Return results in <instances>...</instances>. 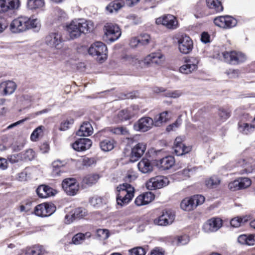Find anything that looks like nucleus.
Listing matches in <instances>:
<instances>
[{
    "label": "nucleus",
    "instance_id": "51",
    "mask_svg": "<svg viewBox=\"0 0 255 255\" xmlns=\"http://www.w3.org/2000/svg\"><path fill=\"white\" fill-rule=\"evenodd\" d=\"M181 123L182 119L181 118V117L179 116L178 117V118L176 119V121L174 123L168 125L166 127V130L167 131H170L171 130H173L174 128H178L181 125Z\"/></svg>",
    "mask_w": 255,
    "mask_h": 255
},
{
    "label": "nucleus",
    "instance_id": "36",
    "mask_svg": "<svg viewBox=\"0 0 255 255\" xmlns=\"http://www.w3.org/2000/svg\"><path fill=\"white\" fill-rule=\"evenodd\" d=\"M181 208L186 211H190L195 208V204L193 200L192 197L186 198L183 199L181 204Z\"/></svg>",
    "mask_w": 255,
    "mask_h": 255
},
{
    "label": "nucleus",
    "instance_id": "6",
    "mask_svg": "<svg viewBox=\"0 0 255 255\" xmlns=\"http://www.w3.org/2000/svg\"><path fill=\"white\" fill-rule=\"evenodd\" d=\"M199 59L197 57L188 56L185 58L184 64L179 68V71L184 74H189L198 69Z\"/></svg>",
    "mask_w": 255,
    "mask_h": 255
},
{
    "label": "nucleus",
    "instance_id": "63",
    "mask_svg": "<svg viewBox=\"0 0 255 255\" xmlns=\"http://www.w3.org/2000/svg\"><path fill=\"white\" fill-rule=\"evenodd\" d=\"M139 40L137 37H133L131 38L130 40L129 45L131 47L134 48L137 46L138 45H140L139 43Z\"/></svg>",
    "mask_w": 255,
    "mask_h": 255
},
{
    "label": "nucleus",
    "instance_id": "21",
    "mask_svg": "<svg viewBox=\"0 0 255 255\" xmlns=\"http://www.w3.org/2000/svg\"><path fill=\"white\" fill-rule=\"evenodd\" d=\"M92 145V141L87 138L77 139L71 145L72 148L77 151H84L89 149Z\"/></svg>",
    "mask_w": 255,
    "mask_h": 255
},
{
    "label": "nucleus",
    "instance_id": "9",
    "mask_svg": "<svg viewBox=\"0 0 255 255\" xmlns=\"http://www.w3.org/2000/svg\"><path fill=\"white\" fill-rule=\"evenodd\" d=\"M158 25H162L169 29H175L178 26V22L175 16L172 14H164L155 19Z\"/></svg>",
    "mask_w": 255,
    "mask_h": 255
},
{
    "label": "nucleus",
    "instance_id": "47",
    "mask_svg": "<svg viewBox=\"0 0 255 255\" xmlns=\"http://www.w3.org/2000/svg\"><path fill=\"white\" fill-rule=\"evenodd\" d=\"M238 180L240 190L249 187L252 184L251 180L248 178H240Z\"/></svg>",
    "mask_w": 255,
    "mask_h": 255
},
{
    "label": "nucleus",
    "instance_id": "7",
    "mask_svg": "<svg viewBox=\"0 0 255 255\" xmlns=\"http://www.w3.org/2000/svg\"><path fill=\"white\" fill-rule=\"evenodd\" d=\"M103 30L105 35L111 42L117 40L121 35V29L117 24L107 23L104 25Z\"/></svg>",
    "mask_w": 255,
    "mask_h": 255
},
{
    "label": "nucleus",
    "instance_id": "37",
    "mask_svg": "<svg viewBox=\"0 0 255 255\" xmlns=\"http://www.w3.org/2000/svg\"><path fill=\"white\" fill-rule=\"evenodd\" d=\"M163 151L162 149L156 150L154 148H149L145 153L146 158H156L158 156L163 153ZM168 158V156H159L158 159H165Z\"/></svg>",
    "mask_w": 255,
    "mask_h": 255
},
{
    "label": "nucleus",
    "instance_id": "54",
    "mask_svg": "<svg viewBox=\"0 0 255 255\" xmlns=\"http://www.w3.org/2000/svg\"><path fill=\"white\" fill-rule=\"evenodd\" d=\"M219 115L221 119L227 120L231 116V112L224 108H220L219 109Z\"/></svg>",
    "mask_w": 255,
    "mask_h": 255
},
{
    "label": "nucleus",
    "instance_id": "61",
    "mask_svg": "<svg viewBox=\"0 0 255 255\" xmlns=\"http://www.w3.org/2000/svg\"><path fill=\"white\" fill-rule=\"evenodd\" d=\"M191 170L185 169L181 172H178L179 175L182 176V179L184 180L190 177V172Z\"/></svg>",
    "mask_w": 255,
    "mask_h": 255
},
{
    "label": "nucleus",
    "instance_id": "2",
    "mask_svg": "<svg viewBox=\"0 0 255 255\" xmlns=\"http://www.w3.org/2000/svg\"><path fill=\"white\" fill-rule=\"evenodd\" d=\"M37 19L25 16H19L14 19L9 24V30L12 33H18L37 27Z\"/></svg>",
    "mask_w": 255,
    "mask_h": 255
},
{
    "label": "nucleus",
    "instance_id": "28",
    "mask_svg": "<svg viewBox=\"0 0 255 255\" xmlns=\"http://www.w3.org/2000/svg\"><path fill=\"white\" fill-rule=\"evenodd\" d=\"M93 128L91 124L88 122H85L80 126L76 132V135L79 136H88L93 133Z\"/></svg>",
    "mask_w": 255,
    "mask_h": 255
},
{
    "label": "nucleus",
    "instance_id": "1",
    "mask_svg": "<svg viewBox=\"0 0 255 255\" xmlns=\"http://www.w3.org/2000/svg\"><path fill=\"white\" fill-rule=\"evenodd\" d=\"M94 24L89 20L83 19L72 20L66 25V30L71 39L79 37L82 33H89L93 29Z\"/></svg>",
    "mask_w": 255,
    "mask_h": 255
},
{
    "label": "nucleus",
    "instance_id": "34",
    "mask_svg": "<svg viewBox=\"0 0 255 255\" xmlns=\"http://www.w3.org/2000/svg\"><path fill=\"white\" fill-rule=\"evenodd\" d=\"M238 129L240 132L243 134H248L251 131H252L255 128L253 123L252 122L251 124L243 122L240 121L238 124Z\"/></svg>",
    "mask_w": 255,
    "mask_h": 255
},
{
    "label": "nucleus",
    "instance_id": "52",
    "mask_svg": "<svg viewBox=\"0 0 255 255\" xmlns=\"http://www.w3.org/2000/svg\"><path fill=\"white\" fill-rule=\"evenodd\" d=\"M97 234L102 240H106L109 237V231L107 229H98Z\"/></svg>",
    "mask_w": 255,
    "mask_h": 255
},
{
    "label": "nucleus",
    "instance_id": "20",
    "mask_svg": "<svg viewBox=\"0 0 255 255\" xmlns=\"http://www.w3.org/2000/svg\"><path fill=\"white\" fill-rule=\"evenodd\" d=\"M165 60L164 55L160 52L151 53L147 55L144 60V63L150 65L155 64L161 65Z\"/></svg>",
    "mask_w": 255,
    "mask_h": 255
},
{
    "label": "nucleus",
    "instance_id": "22",
    "mask_svg": "<svg viewBox=\"0 0 255 255\" xmlns=\"http://www.w3.org/2000/svg\"><path fill=\"white\" fill-rule=\"evenodd\" d=\"M154 199V195L150 192H147L138 195L134 200L135 204L137 206L147 205Z\"/></svg>",
    "mask_w": 255,
    "mask_h": 255
},
{
    "label": "nucleus",
    "instance_id": "31",
    "mask_svg": "<svg viewBox=\"0 0 255 255\" xmlns=\"http://www.w3.org/2000/svg\"><path fill=\"white\" fill-rule=\"evenodd\" d=\"M137 167L139 170L144 174L151 173L153 169V165L150 160H140Z\"/></svg>",
    "mask_w": 255,
    "mask_h": 255
},
{
    "label": "nucleus",
    "instance_id": "24",
    "mask_svg": "<svg viewBox=\"0 0 255 255\" xmlns=\"http://www.w3.org/2000/svg\"><path fill=\"white\" fill-rule=\"evenodd\" d=\"M55 190L45 185H41L38 186L36 189L38 196L41 198H46L53 196L55 194Z\"/></svg>",
    "mask_w": 255,
    "mask_h": 255
},
{
    "label": "nucleus",
    "instance_id": "19",
    "mask_svg": "<svg viewBox=\"0 0 255 255\" xmlns=\"http://www.w3.org/2000/svg\"><path fill=\"white\" fill-rule=\"evenodd\" d=\"M181 137H177L174 143V152L176 155L180 156L189 153L192 150V146H185Z\"/></svg>",
    "mask_w": 255,
    "mask_h": 255
},
{
    "label": "nucleus",
    "instance_id": "45",
    "mask_svg": "<svg viewBox=\"0 0 255 255\" xmlns=\"http://www.w3.org/2000/svg\"><path fill=\"white\" fill-rule=\"evenodd\" d=\"M44 127L42 126H39L36 128L32 132L30 135V139L33 141H36L39 136L43 133Z\"/></svg>",
    "mask_w": 255,
    "mask_h": 255
},
{
    "label": "nucleus",
    "instance_id": "35",
    "mask_svg": "<svg viewBox=\"0 0 255 255\" xmlns=\"http://www.w3.org/2000/svg\"><path fill=\"white\" fill-rule=\"evenodd\" d=\"M155 165L160 170H168L175 165V160H155Z\"/></svg>",
    "mask_w": 255,
    "mask_h": 255
},
{
    "label": "nucleus",
    "instance_id": "32",
    "mask_svg": "<svg viewBox=\"0 0 255 255\" xmlns=\"http://www.w3.org/2000/svg\"><path fill=\"white\" fill-rule=\"evenodd\" d=\"M134 116V113L133 111L129 108L120 111L117 116L118 119L122 122L130 120Z\"/></svg>",
    "mask_w": 255,
    "mask_h": 255
},
{
    "label": "nucleus",
    "instance_id": "12",
    "mask_svg": "<svg viewBox=\"0 0 255 255\" xmlns=\"http://www.w3.org/2000/svg\"><path fill=\"white\" fill-rule=\"evenodd\" d=\"M214 24L221 28H230L236 25V19L230 15L219 16L214 19Z\"/></svg>",
    "mask_w": 255,
    "mask_h": 255
},
{
    "label": "nucleus",
    "instance_id": "23",
    "mask_svg": "<svg viewBox=\"0 0 255 255\" xmlns=\"http://www.w3.org/2000/svg\"><path fill=\"white\" fill-rule=\"evenodd\" d=\"M171 118V113L170 112L163 111L154 116L153 119L155 127H161L164 124L168 122Z\"/></svg>",
    "mask_w": 255,
    "mask_h": 255
},
{
    "label": "nucleus",
    "instance_id": "59",
    "mask_svg": "<svg viewBox=\"0 0 255 255\" xmlns=\"http://www.w3.org/2000/svg\"><path fill=\"white\" fill-rule=\"evenodd\" d=\"M35 158V152L31 149L27 150L24 154V159H33Z\"/></svg>",
    "mask_w": 255,
    "mask_h": 255
},
{
    "label": "nucleus",
    "instance_id": "46",
    "mask_svg": "<svg viewBox=\"0 0 255 255\" xmlns=\"http://www.w3.org/2000/svg\"><path fill=\"white\" fill-rule=\"evenodd\" d=\"M140 45H147L150 40V36L147 33L141 34L137 36Z\"/></svg>",
    "mask_w": 255,
    "mask_h": 255
},
{
    "label": "nucleus",
    "instance_id": "11",
    "mask_svg": "<svg viewBox=\"0 0 255 255\" xmlns=\"http://www.w3.org/2000/svg\"><path fill=\"white\" fill-rule=\"evenodd\" d=\"M62 187L65 192L69 196L75 195L79 189V184L74 178H68L63 180Z\"/></svg>",
    "mask_w": 255,
    "mask_h": 255
},
{
    "label": "nucleus",
    "instance_id": "40",
    "mask_svg": "<svg viewBox=\"0 0 255 255\" xmlns=\"http://www.w3.org/2000/svg\"><path fill=\"white\" fill-rule=\"evenodd\" d=\"M91 236V233H86L85 234L78 233L75 235L72 238V242L75 245L81 244L86 238H89Z\"/></svg>",
    "mask_w": 255,
    "mask_h": 255
},
{
    "label": "nucleus",
    "instance_id": "58",
    "mask_svg": "<svg viewBox=\"0 0 255 255\" xmlns=\"http://www.w3.org/2000/svg\"><path fill=\"white\" fill-rule=\"evenodd\" d=\"M32 202H29L20 206V210L21 212H29L31 210Z\"/></svg>",
    "mask_w": 255,
    "mask_h": 255
},
{
    "label": "nucleus",
    "instance_id": "53",
    "mask_svg": "<svg viewBox=\"0 0 255 255\" xmlns=\"http://www.w3.org/2000/svg\"><path fill=\"white\" fill-rule=\"evenodd\" d=\"M193 200L195 204V208L199 205L202 204L205 201V197L200 195H197L192 197Z\"/></svg>",
    "mask_w": 255,
    "mask_h": 255
},
{
    "label": "nucleus",
    "instance_id": "39",
    "mask_svg": "<svg viewBox=\"0 0 255 255\" xmlns=\"http://www.w3.org/2000/svg\"><path fill=\"white\" fill-rule=\"evenodd\" d=\"M42 253V247L39 245H35L27 248L25 254L27 255H40Z\"/></svg>",
    "mask_w": 255,
    "mask_h": 255
},
{
    "label": "nucleus",
    "instance_id": "17",
    "mask_svg": "<svg viewBox=\"0 0 255 255\" xmlns=\"http://www.w3.org/2000/svg\"><path fill=\"white\" fill-rule=\"evenodd\" d=\"M63 41L62 35L58 32L49 33L45 38L46 45L52 48H59L58 46Z\"/></svg>",
    "mask_w": 255,
    "mask_h": 255
},
{
    "label": "nucleus",
    "instance_id": "30",
    "mask_svg": "<svg viewBox=\"0 0 255 255\" xmlns=\"http://www.w3.org/2000/svg\"><path fill=\"white\" fill-rule=\"evenodd\" d=\"M146 149V144L144 143H138L132 149L131 156L140 158L143 155Z\"/></svg>",
    "mask_w": 255,
    "mask_h": 255
},
{
    "label": "nucleus",
    "instance_id": "13",
    "mask_svg": "<svg viewBox=\"0 0 255 255\" xmlns=\"http://www.w3.org/2000/svg\"><path fill=\"white\" fill-rule=\"evenodd\" d=\"M20 6L19 0H0V13L14 12L18 9Z\"/></svg>",
    "mask_w": 255,
    "mask_h": 255
},
{
    "label": "nucleus",
    "instance_id": "33",
    "mask_svg": "<svg viewBox=\"0 0 255 255\" xmlns=\"http://www.w3.org/2000/svg\"><path fill=\"white\" fill-rule=\"evenodd\" d=\"M238 241L239 243L242 245L253 246L255 245V236L249 234H243L239 236Z\"/></svg>",
    "mask_w": 255,
    "mask_h": 255
},
{
    "label": "nucleus",
    "instance_id": "5",
    "mask_svg": "<svg viewBox=\"0 0 255 255\" xmlns=\"http://www.w3.org/2000/svg\"><path fill=\"white\" fill-rule=\"evenodd\" d=\"M107 48L103 42L97 41L91 45L88 49L89 54L97 56V60L102 63L107 58Z\"/></svg>",
    "mask_w": 255,
    "mask_h": 255
},
{
    "label": "nucleus",
    "instance_id": "25",
    "mask_svg": "<svg viewBox=\"0 0 255 255\" xmlns=\"http://www.w3.org/2000/svg\"><path fill=\"white\" fill-rule=\"evenodd\" d=\"M66 164V160H54L52 163L53 174L58 176L65 172Z\"/></svg>",
    "mask_w": 255,
    "mask_h": 255
},
{
    "label": "nucleus",
    "instance_id": "55",
    "mask_svg": "<svg viewBox=\"0 0 255 255\" xmlns=\"http://www.w3.org/2000/svg\"><path fill=\"white\" fill-rule=\"evenodd\" d=\"M228 188L230 190L233 191L240 190L238 179L229 183Z\"/></svg>",
    "mask_w": 255,
    "mask_h": 255
},
{
    "label": "nucleus",
    "instance_id": "29",
    "mask_svg": "<svg viewBox=\"0 0 255 255\" xmlns=\"http://www.w3.org/2000/svg\"><path fill=\"white\" fill-rule=\"evenodd\" d=\"M27 7L28 9L34 10H43L45 7L44 0H27Z\"/></svg>",
    "mask_w": 255,
    "mask_h": 255
},
{
    "label": "nucleus",
    "instance_id": "56",
    "mask_svg": "<svg viewBox=\"0 0 255 255\" xmlns=\"http://www.w3.org/2000/svg\"><path fill=\"white\" fill-rule=\"evenodd\" d=\"M239 71L238 69H229L225 72L229 78H234L238 77Z\"/></svg>",
    "mask_w": 255,
    "mask_h": 255
},
{
    "label": "nucleus",
    "instance_id": "50",
    "mask_svg": "<svg viewBox=\"0 0 255 255\" xmlns=\"http://www.w3.org/2000/svg\"><path fill=\"white\" fill-rule=\"evenodd\" d=\"M130 255H145L146 252L144 248L138 247L129 250Z\"/></svg>",
    "mask_w": 255,
    "mask_h": 255
},
{
    "label": "nucleus",
    "instance_id": "8",
    "mask_svg": "<svg viewBox=\"0 0 255 255\" xmlns=\"http://www.w3.org/2000/svg\"><path fill=\"white\" fill-rule=\"evenodd\" d=\"M169 183L168 178L164 176H156L151 178L146 184L147 188L150 190L160 189L168 185Z\"/></svg>",
    "mask_w": 255,
    "mask_h": 255
},
{
    "label": "nucleus",
    "instance_id": "14",
    "mask_svg": "<svg viewBox=\"0 0 255 255\" xmlns=\"http://www.w3.org/2000/svg\"><path fill=\"white\" fill-rule=\"evenodd\" d=\"M56 210V207L52 204L44 203L35 206L34 212L39 217H47L52 215Z\"/></svg>",
    "mask_w": 255,
    "mask_h": 255
},
{
    "label": "nucleus",
    "instance_id": "18",
    "mask_svg": "<svg viewBox=\"0 0 255 255\" xmlns=\"http://www.w3.org/2000/svg\"><path fill=\"white\" fill-rule=\"evenodd\" d=\"M222 226V220L219 218H212L208 220L203 225V229L206 233L218 231Z\"/></svg>",
    "mask_w": 255,
    "mask_h": 255
},
{
    "label": "nucleus",
    "instance_id": "27",
    "mask_svg": "<svg viewBox=\"0 0 255 255\" xmlns=\"http://www.w3.org/2000/svg\"><path fill=\"white\" fill-rule=\"evenodd\" d=\"M116 143V141L111 137H107L105 139H100L99 143L101 149L104 151L112 150Z\"/></svg>",
    "mask_w": 255,
    "mask_h": 255
},
{
    "label": "nucleus",
    "instance_id": "26",
    "mask_svg": "<svg viewBox=\"0 0 255 255\" xmlns=\"http://www.w3.org/2000/svg\"><path fill=\"white\" fill-rule=\"evenodd\" d=\"M16 88V84L12 81H4L0 84V90L2 91L3 95L11 94L14 92Z\"/></svg>",
    "mask_w": 255,
    "mask_h": 255
},
{
    "label": "nucleus",
    "instance_id": "16",
    "mask_svg": "<svg viewBox=\"0 0 255 255\" xmlns=\"http://www.w3.org/2000/svg\"><path fill=\"white\" fill-rule=\"evenodd\" d=\"M175 215L171 210H164L162 214L154 220V223L159 226H167L174 220Z\"/></svg>",
    "mask_w": 255,
    "mask_h": 255
},
{
    "label": "nucleus",
    "instance_id": "49",
    "mask_svg": "<svg viewBox=\"0 0 255 255\" xmlns=\"http://www.w3.org/2000/svg\"><path fill=\"white\" fill-rule=\"evenodd\" d=\"M87 214L88 212L87 210L83 208H76L73 213L74 217L79 218L85 217Z\"/></svg>",
    "mask_w": 255,
    "mask_h": 255
},
{
    "label": "nucleus",
    "instance_id": "38",
    "mask_svg": "<svg viewBox=\"0 0 255 255\" xmlns=\"http://www.w3.org/2000/svg\"><path fill=\"white\" fill-rule=\"evenodd\" d=\"M221 183L220 179L216 176H212L205 181V184L208 188H216Z\"/></svg>",
    "mask_w": 255,
    "mask_h": 255
},
{
    "label": "nucleus",
    "instance_id": "43",
    "mask_svg": "<svg viewBox=\"0 0 255 255\" xmlns=\"http://www.w3.org/2000/svg\"><path fill=\"white\" fill-rule=\"evenodd\" d=\"M99 179L98 175H88L86 176L83 179V183L88 186H91L96 183Z\"/></svg>",
    "mask_w": 255,
    "mask_h": 255
},
{
    "label": "nucleus",
    "instance_id": "48",
    "mask_svg": "<svg viewBox=\"0 0 255 255\" xmlns=\"http://www.w3.org/2000/svg\"><path fill=\"white\" fill-rule=\"evenodd\" d=\"M246 221L247 220L245 217L243 218L236 217L231 220L230 224L232 227L238 228L241 226L242 224L245 223Z\"/></svg>",
    "mask_w": 255,
    "mask_h": 255
},
{
    "label": "nucleus",
    "instance_id": "10",
    "mask_svg": "<svg viewBox=\"0 0 255 255\" xmlns=\"http://www.w3.org/2000/svg\"><path fill=\"white\" fill-rule=\"evenodd\" d=\"M177 42L178 48L183 54H188L193 49V42L191 38L186 34H182L178 36Z\"/></svg>",
    "mask_w": 255,
    "mask_h": 255
},
{
    "label": "nucleus",
    "instance_id": "44",
    "mask_svg": "<svg viewBox=\"0 0 255 255\" xmlns=\"http://www.w3.org/2000/svg\"><path fill=\"white\" fill-rule=\"evenodd\" d=\"M74 123V120L72 118H69L64 120L60 123L59 127V130L60 131H65L70 128V126Z\"/></svg>",
    "mask_w": 255,
    "mask_h": 255
},
{
    "label": "nucleus",
    "instance_id": "15",
    "mask_svg": "<svg viewBox=\"0 0 255 255\" xmlns=\"http://www.w3.org/2000/svg\"><path fill=\"white\" fill-rule=\"evenodd\" d=\"M153 126H154L153 119L144 117L134 123L133 128L136 131L145 132L151 128Z\"/></svg>",
    "mask_w": 255,
    "mask_h": 255
},
{
    "label": "nucleus",
    "instance_id": "62",
    "mask_svg": "<svg viewBox=\"0 0 255 255\" xmlns=\"http://www.w3.org/2000/svg\"><path fill=\"white\" fill-rule=\"evenodd\" d=\"M81 162L80 163L82 165V168H87L92 166V165H94L96 164V162L95 160H80Z\"/></svg>",
    "mask_w": 255,
    "mask_h": 255
},
{
    "label": "nucleus",
    "instance_id": "64",
    "mask_svg": "<svg viewBox=\"0 0 255 255\" xmlns=\"http://www.w3.org/2000/svg\"><path fill=\"white\" fill-rule=\"evenodd\" d=\"M115 132L121 133L122 134H126L128 132V129L126 128L121 127L115 128Z\"/></svg>",
    "mask_w": 255,
    "mask_h": 255
},
{
    "label": "nucleus",
    "instance_id": "60",
    "mask_svg": "<svg viewBox=\"0 0 255 255\" xmlns=\"http://www.w3.org/2000/svg\"><path fill=\"white\" fill-rule=\"evenodd\" d=\"M201 40L204 43H207L210 42V35L207 32H203L201 35Z\"/></svg>",
    "mask_w": 255,
    "mask_h": 255
},
{
    "label": "nucleus",
    "instance_id": "41",
    "mask_svg": "<svg viewBox=\"0 0 255 255\" xmlns=\"http://www.w3.org/2000/svg\"><path fill=\"white\" fill-rule=\"evenodd\" d=\"M89 203L95 208H100L103 204V199L97 196L91 197L89 199Z\"/></svg>",
    "mask_w": 255,
    "mask_h": 255
},
{
    "label": "nucleus",
    "instance_id": "42",
    "mask_svg": "<svg viewBox=\"0 0 255 255\" xmlns=\"http://www.w3.org/2000/svg\"><path fill=\"white\" fill-rule=\"evenodd\" d=\"M123 5L119 0H114L110 2L106 7V9L110 13H112L114 11H118Z\"/></svg>",
    "mask_w": 255,
    "mask_h": 255
},
{
    "label": "nucleus",
    "instance_id": "3",
    "mask_svg": "<svg viewBox=\"0 0 255 255\" xmlns=\"http://www.w3.org/2000/svg\"><path fill=\"white\" fill-rule=\"evenodd\" d=\"M117 203L123 207L128 205L134 197V189L130 185L125 183L117 187Z\"/></svg>",
    "mask_w": 255,
    "mask_h": 255
},
{
    "label": "nucleus",
    "instance_id": "57",
    "mask_svg": "<svg viewBox=\"0 0 255 255\" xmlns=\"http://www.w3.org/2000/svg\"><path fill=\"white\" fill-rule=\"evenodd\" d=\"M9 23L7 19L0 17V33L2 32L8 26Z\"/></svg>",
    "mask_w": 255,
    "mask_h": 255
},
{
    "label": "nucleus",
    "instance_id": "4",
    "mask_svg": "<svg viewBox=\"0 0 255 255\" xmlns=\"http://www.w3.org/2000/svg\"><path fill=\"white\" fill-rule=\"evenodd\" d=\"M219 58L231 65H238L245 62L246 55L243 52L236 50L224 51L219 54Z\"/></svg>",
    "mask_w": 255,
    "mask_h": 255
}]
</instances>
